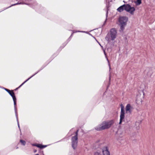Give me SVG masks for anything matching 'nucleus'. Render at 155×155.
<instances>
[{"instance_id":"aec40b11","label":"nucleus","mask_w":155,"mask_h":155,"mask_svg":"<svg viewBox=\"0 0 155 155\" xmlns=\"http://www.w3.org/2000/svg\"><path fill=\"white\" fill-rule=\"evenodd\" d=\"M74 32H75V33L78 32H85V31H74Z\"/></svg>"},{"instance_id":"c756f323","label":"nucleus","mask_w":155,"mask_h":155,"mask_svg":"<svg viewBox=\"0 0 155 155\" xmlns=\"http://www.w3.org/2000/svg\"><path fill=\"white\" fill-rule=\"evenodd\" d=\"M43 155H44V154Z\"/></svg>"},{"instance_id":"4468645a","label":"nucleus","mask_w":155,"mask_h":155,"mask_svg":"<svg viewBox=\"0 0 155 155\" xmlns=\"http://www.w3.org/2000/svg\"><path fill=\"white\" fill-rule=\"evenodd\" d=\"M142 0H137V1L135 2V3L136 5H139L141 3Z\"/></svg>"},{"instance_id":"9d476101","label":"nucleus","mask_w":155,"mask_h":155,"mask_svg":"<svg viewBox=\"0 0 155 155\" xmlns=\"http://www.w3.org/2000/svg\"><path fill=\"white\" fill-rule=\"evenodd\" d=\"M133 107L130 104H128L125 107V110L127 113L131 114L132 112Z\"/></svg>"},{"instance_id":"a211bd4d","label":"nucleus","mask_w":155,"mask_h":155,"mask_svg":"<svg viewBox=\"0 0 155 155\" xmlns=\"http://www.w3.org/2000/svg\"><path fill=\"white\" fill-rule=\"evenodd\" d=\"M32 145L33 146H36L37 147H39H39H40V146H40V144H32Z\"/></svg>"},{"instance_id":"dca6fc26","label":"nucleus","mask_w":155,"mask_h":155,"mask_svg":"<svg viewBox=\"0 0 155 155\" xmlns=\"http://www.w3.org/2000/svg\"><path fill=\"white\" fill-rule=\"evenodd\" d=\"M20 142L21 143V144L24 146H25L26 144L25 141L22 140H20Z\"/></svg>"},{"instance_id":"9b49d317","label":"nucleus","mask_w":155,"mask_h":155,"mask_svg":"<svg viewBox=\"0 0 155 155\" xmlns=\"http://www.w3.org/2000/svg\"><path fill=\"white\" fill-rule=\"evenodd\" d=\"M42 69L39 70L37 72L35 73L32 76H31V77H30V78H28L20 86H19L18 88L20 87L23 84L25 83V82H26L28 80H29L31 78H32L33 76H35V74H37Z\"/></svg>"},{"instance_id":"7ed1b4c3","label":"nucleus","mask_w":155,"mask_h":155,"mask_svg":"<svg viewBox=\"0 0 155 155\" xmlns=\"http://www.w3.org/2000/svg\"><path fill=\"white\" fill-rule=\"evenodd\" d=\"M113 121L103 122L95 127V129L97 131H101L110 128L113 124Z\"/></svg>"},{"instance_id":"f8f14e48","label":"nucleus","mask_w":155,"mask_h":155,"mask_svg":"<svg viewBox=\"0 0 155 155\" xmlns=\"http://www.w3.org/2000/svg\"><path fill=\"white\" fill-rule=\"evenodd\" d=\"M42 69L39 70L37 72L35 73L32 76H31V77H30V78H28L20 86H19L18 88L20 87L23 84L25 83V82H26L28 80H29L31 78H32L33 76H35V74H37Z\"/></svg>"},{"instance_id":"393cba45","label":"nucleus","mask_w":155,"mask_h":155,"mask_svg":"<svg viewBox=\"0 0 155 155\" xmlns=\"http://www.w3.org/2000/svg\"><path fill=\"white\" fill-rule=\"evenodd\" d=\"M84 33H87V31H85V32H84Z\"/></svg>"},{"instance_id":"b1692460","label":"nucleus","mask_w":155,"mask_h":155,"mask_svg":"<svg viewBox=\"0 0 155 155\" xmlns=\"http://www.w3.org/2000/svg\"><path fill=\"white\" fill-rule=\"evenodd\" d=\"M110 77H109V81H110Z\"/></svg>"},{"instance_id":"a878e982","label":"nucleus","mask_w":155,"mask_h":155,"mask_svg":"<svg viewBox=\"0 0 155 155\" xmlns=\"http://www.w3.org/2000/svg\"><path fill=\"white\" fill-rule=\"evenodd\" d=\"M35 155H39V154H35Z\"/></svg>"},{"instance_id":"20e7f679","label":"nucleus","mask_w":155,"mask_h":155,"mask_svg":"<svg viewBox=\"0 0 155 155\" xmlns=\"http://www.w3.org/2000/svg\"><path fill=\"white\" fill-rule=\"evenodd\" d=\"M128 18L126 17H122L119 18V21L120 26V32L123 31L124 30Z\"/></svg>"},{"instance_id":"412c9836","label":"nucleus","mask_w":155,"mask_h":155,"mask_svg":"<svg viewBox=\"0 0 155 155\" xmlns=\"http://www.w3.org/2000/svg\"><path fill=\"white\" fill-rule=\"evenodd\" d=\"M97 42L100 45V46L102 47L103 48V46H101V44L96 39H95Z\"/></svg>"},{"instance_id":"423d86ee","label":"nucleus","mask_w":155,"mask_h":155,"mask_svg":"<svg viewBox=\"0 0 155 155\" xmlns=\"http://www.w3.org/2000/svg\"><path fill=\"white\" fill-rule=\"evenodd\" d=\"M4 89L12 97L13 101L14 104V109H17L16 107V98L15 96V93L13 92V90H10L8 89L4 88Z\"/></svg>"},{"instance_id":"0eeeda50","label":"nucleus","mask_w":155,"mask_h":155,"mask_svg":"<svg viewBox=\"0 0 155 155\" xmlns=\"http://www.w3.org/2000/svg\"><path fill=\"white\" fill-rule=\"evenodd\" d=\"M31 0H19V1L18 2V3H17L16 4H12L10 6H9L8 7L5 8L3 10H2V11H1L0 12H1L2 11H3L5 9L8 8H10V7L12 6L15 5H20V4H25V5H29V4H27L25 2L27 1H28V2L31 1Z\"/></svg>"},{"instance_id":"c85d7f7f","label":"nucleus","mask_w":155,"mask_h":155,"mask_svg":"<svg viewBox=\"0 0 155 155\" xmlns=\"http://www.w3.org/2000/svg\"><path fill=\"white\" fill-rule=\"evenodd\" d=\"M18 147H17L16 148H17V149H18Z\"/></svg>"},{"instance_id":"ddd939ff","label":"nucleus","mask_w":155,"mask_h":155,"mask_svg":"<svg viewBox=\"0 0 155 155\" xmlns=\"http://www.w3.org/2000/svg\"><path fill=\"white\" fill-rule=\"evenodd\" d=\"M14 110H15V114L16 118L17 121V124H18V128L20 129L19 124L18 120V115L17 112V109H15Z\"/></svg>"},{"instance_id":"6ab92c4d","label":"nucleus","mask_w":155,"mask_h":155,"mask_svg":"<svg viewBox=\"0 0 155 155\" xmlns=\"http://www.w3.org/2000/svg\"><path fill=\"white\" fill-rule=\"evenodd\" d=\"M75 33V32H74V30H73L72 31V34H71V36H70V37H69V39L70 38H71V37L72 36L73 34L74 33Z\"/></svg>"},{"instance_id":"f3484780","label":"nucleus","mask_w":155,"mask_h":155,"mask_svg":"<svg viewBox=\"0 0 155 155\" xmlns=\"http://www.w3.org/2000/svg\"><path fill=\"white\" fill-rule=\"evenodd\" d=\"M40 146H40V147H39V148H41V149H42V148H45L46 147H47V145H43L41 144H40Z\"/></svg>"},{"instance_id":"1a4fd4ad","label":"nucleus","mask_w":155,"mask_h":155,"mask_svg":"<svg viewBox=\"0 0 155 155\" xmlns=\"http://www.w3.org/2000/svg\"><path fill=\"white\" fill-rule=\"evenodd\" d=\"M103 155H110V153L109 150V148L107 146H105L102 149Z\"/></svg>"},{"instance_id":"39448f33","label":"nucleus","mask_w":155,"mask_h":155,"mask_svg":"<svg viewBox=\"0 0 155 155\" xmlns=\"http://www.w3.org/2000/svg\"><path fill=\"white\" fill-rule=\"evenodd\" d=\"M78 132V130L76 132L75 135L74 136L72 137L71 138L72 147L74 150L76 148L77 146Z\"/></svg>"},{"instance_id":"4be33fe9","label":"nucleus","mask_w":155,"mask_h":155,"mask_svg":"<svg viewBox=\"0 0 155 155\" xmlns=\"http://www.w3.org/2000/svg\"><path fill=\"white\" fill-rule=\"evenodd\" d=\"M108 13V11H107V12H106V18H107V17Z\"/></svg>"},{"instance_id":"bb28decb","label":"nucleus","mask_w":155,"mask_h":155,"mask_svg":"<svg viewBox=\"0 0 155 155\" xmlns=\"http://www.w3.org/2000/svg\"><path fill=\"white\" fill-rule=\"evenodd\" d=\"M19 88H18V87L16 89V90H17Z\"/></svg>"},{"instance_id":"5701e85b","label":"nucleus","mask_w":155,"mask_h":155,"mask_svg":"<svg viewBox=\"0 0 155 155\" xmlns=\"http://www.w3.org/2000/svg\"><path fill=\"white\" fill-rule=\"evenodd\" d=\"M36 151H37V150H34V153H35Z\"/></svg>"},{"instance_id":"cd10ccee","label":"nucleus","mask_w":155,"mask_h":155,"mask_svg":"<svg viewBox=\"0 0 155 155\" xmlns=\"http://www.w3.org/2000/svg\"><path fill=\"white\" fill-rule=\"evenodd\" d=\"M31 7H32V8H33V6H30Z\"/></svg>"},{"instance_id":"6e6552de","label":"nucleus","mask_w":155,"mask_h":155,"mask_svg":"<svg viewBox=\"0 0 155 155\" xmlns=\"http://www.w3.org/2000/svg\"><path fill=\"white\" fill-rule=\"evenodd\" d=\"M125 111L123 107H121V112L120 116V121L119 124H120L122 122L124 121V118Z\"/></svg>"},{"instance_id":"2eb2a0df","label":"nucleus","mask_w":155,"mask_h":155,"mask_svg":"<svg viewBox=\"0 0 155 155\" xmlns=\"http://www.w3.org/2000/svg\"><path fill=\"white\" fill-rule=\"evenodd\" d=\"M104 54H105V56H106V59L107 60V62L108 63V65L109 67V68H110V64H109V61L108 60V58H107V56H106V53H105V51L104 50Z\"/></svg>"},{"instance_id":"f03ea898","label":"nucleus","mask_w":155,"mask_h":155,"mask_svg":"<svg viewBox=\"0 0 155 155\" xmlns=\"http://www.w3.org/2000/svg\"><path fill=\"white\" fill-rule=\"evenodd\" d=\"M117 32L116 29L112 28L107 34L105 38V39L109 43L111 41H114L117 37Z\"/></svg>"},{"instance_id":"f257e3e1","label":"nucleus","mask_w":155,"mask_h":155,"mask_svg":"<svg viewBox=\"0 0 155 155\" xmlns=\"http://www.w3.org/2000/svg\"><path fill=\"white\" fill-rule=\"evenodd\" d=\"M117 10L120 12H122L124 10H125L131 15H133L135 9L134 7H131L130 5L127 4H124L121 6L117 9Z\"/></svg>"}]
</instances>
